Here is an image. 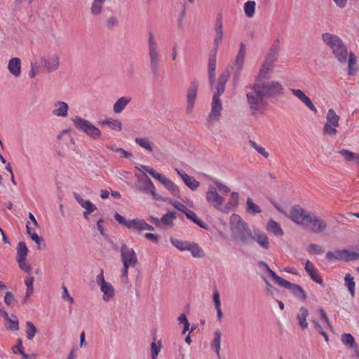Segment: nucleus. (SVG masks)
<instances>
[{
    "label": "nucleus",
    "instance_id": "nucleus-64",
    "mask_svg": "<svg viewBox=\"0 0 359 359\" xmlns=\"http://www.w3.org/2000/svg\"><path fill=\"white\" fill-rule=\"evenodd\" d=\"M213 302L215 309L221 308L220 297L219 292L217 290H215L213 293Z\"/></svg>",
    "mask_w": 359,
    "mask_h": 359
},
{
    "label": "nucleus",
    "instance_id": "nucleus-16",
    "mask_svg": "<svg viewBox=\"0 0 359 359\" xmlns=\"http://www.w3.org/2000/svg\"><path fill=\"white\" fill-rule=\"evenodd\" d=\"M310 212L299 205H295L291 208L290 218L294 223L304 226Z\"/></svg>",
    "mask_w": 359,
    "mask_h": 359
},
{
    "label": "nucleus",
    "instance_id": "nucleus-19",
    "mask_svg": "<svg viewBox=\"0 0 359 359\" xmlns=\"http://www.w3.org/2000/svg\"><path fill=\"white\" fill-rule=\"evenodd\" d=\"M252 240L257 242L258 245L264 250L269 248V240L267 235L258 229H254Z\"/></svg>",
    "mask_w": 359,
    "mask_h": 359
},
{
    "label": "nucleus",
    "instance_id": "nucleus-21",
    "mask_svg": "<svg viewBox=\"0 0 359 359\" xmlns=\"http://www.w3.org/2000/svg\"><path fill=\"white\" fill-rule=\"evenodd\" d=\"M177 174L180 176L184 184L192 191L196 190L200 185V182L196 180L192 176L187 175L183 170L175 169Z\"/></svg>",
    "mask_w": 359,
    "mask_h": 359
},
{
    "label": "nucleus",
    "instance_id": "nucleus-18",
    "mask_svg": "<svg viewBox=\"0 0 359 359\" xmlns=\"http://www.w3.org/2000/svg\"><path fill=\"white\" fill-rule=\"evenodd\" d=\"M289 90L309 109H310L313 113H317V108L315 107L310 97L307 96L302 90L299 88H290Z\"/></svg>",
    "mask_w": 359,
    "mask_h": 359
},
{
    "label": "nucleus",
    "instance_id": "nucleus-34",
    "mask_svg": "<svg viewBox=\"0 0 359 359\" xmlns=\"http://www.w3.org/2000/svg\"><path fill=\"white\" fill-rule=\"evenodd\" d=\"M38 226H34L32 223L28 222L26 224L27 233L31 237L32 240L39 245L38 249H40L39 245L41 241V238L36 233L35 230Z\"/></svg>",
    "mask_w": 359,
    "mask_h": 359
},
{
    "label": "nucleus",
    "instance_id": "nucleus-7",
    "mask_svg": "<svg viewBox=\"0 0 359 359\" xmlns=\"http://www.w3.org/2000/svg\"><path fill=\"white\" fill-rule=\"evenodd\" d=\"M148 54L151 69L152 71L156 72L158 69L159 63L161 60V55L158 50V42L156 39L154 34L152 32L149 33Z\"/></svg>",
    "mask_w": 359,
    "mask_h": 359
},
{
    "label": "nucleus",
    "instance_id": "nucleus-60",
    "mask_svg": "<svg viewBox=\"0 0 359 359\" xmlns=\"http://www.w3.org/2000/svg\"><path fill=\"white\" fill-rule=\"evenodd\" d=\"M311 322L313 324L315 329L317 331H318L324 337L325 340L326 341H328V340H329L328 335L323 330V328L321 327V325L319 324V323L315 319L312 320Z\"/></svg>",
    "mask_w": 359,
    "mask_h": 359
},
{
    "label": "nucleus",
    "instance_id": "nucleus-10",
    "mask_svg": "<svg viewBox=\"0 0 359 359\" xmlns=\"http://www.w3.org/2000/svg\"><path fill=\"white\" fill-rule=\"evenodd\" d=\"M259 85L266 97L276 98L284 94V87L279 81H270Z\"/></svg>",
    "mask_w": 359,
    "mask_h": 359
},
{
    "label": "nucleus",
    "instance_id": "nucleus-20",
    "mask_svg": "<svg viewBox=\"0 0 359 359\" xmlns=\"http://www.w3.org/2000/svg\"><path fill=\"white\" fill-rule=\"evenodd\" d=\"M215 38L214 43L217 46H219L224 38V27H223V22L222 17L221 15H218L216 18L215 22Z\"/></svg>",
    "mask_w": 359,
    "mask_h": 359
},
{
    "label": "nucleus",
    "instance_id": "nucleus-15",
    "mask_svg": "<svg viewBox=\"0 0 359 359\" xmlns=\"http://www.w3.org/2000/svg\"><path fill=\"white\" fill-rule=\"evenodd\" d=\"M60 65L58 54H52L41 58V66L48 73L54 72L59 69Z\"/></svg>",
    "mask_w": 359,
    "mask_h": 359
},
{
    "label": "nucleus",
    "instance_id": "nucleus-42",
    "mask_svg": "<svg viewBox=\"0 0 359 359\" xmlns=\"http://www.w3.org/2000/svg\"><path fill=\"white\" fill-rule=\"evenodd\" d=\"M359 259V250L352 251L348 249H343V261L352 262Z\"/></svg>",
    "mask_w": 359,
    "mask_h": 359
},
{
    "label": "nucleus",
    "instance_id": "nucleus-8",
    "mask_svg": "<svg viewBox=\"0 0 359 359\" xmlns=\"http://www.w3.org/2000/svg\"><path fill=\"white\" fill-rule=\"evenodd\" d=\"M142 168L151 175L154 179L159 181L164 187L174 196H177L180 194V191L177 185L171 181L170 179L166 177L165 175L158 173L152 168L147 165H142Z\"/></svg>",
    "mask_w": 359,
    "mask_h": 359
},
{
    "label": "nucleus",
    "instance_id": "nucleus-4",
    "mask_svg": "<svg viewBox=\"0 0 359 359\" xmlns=\"http://www.w3.org/2000/svg\"><path fill=\"white\" fill-rule=\"evenodd\" d=\"M114 218L118 224L123 225L133 233H140L144 231H154V226L143 219L136 217L132 219H126L117 212L114 215Z\"/></svg>",
    "mask_w": 359,
    "mask_h": 359
},
{
    "label": "nucleus",
    "instance_id": "nucleus-26",
    "mask_svg": "<svg viewBox=\"0 0 359 359\" xmlns=\"http://www.w3.org/2000/svg\"><path fill=\"white\" fill-rule=\"evenodd\" d=\"M131 100V97L128 96L119 97L113 105V111L115 114H121Z\"/></svg>",
    "mask_w": 359,
    "mask_h": 359
},
{
    "label": "nucleus",
    "instance_id": "nucleus-48",
    "mask_svg": "<svg viewBox=\"0 0 359 359\" xmlns=\"http://www.w3.org/2000/svg\"><path fill=\"white\" fill-rule=\"evenodd\" d=\"M25 325L26 337L28 340H32L37 332V329L31 321H27Z\"/></svg>",
    "mask_w": 359,
    "mask_h": 359
},
{
    "label": "nucleus",
    "instance_id": "nucleus-47",
    "mask_svg": "<svg viewBox=\"0 0 359 359\" xmlns=\"http://www.w3.org/2000/svg\"><path fill=\"white\" fill-rule=\"evenodd\" d=\"M285 287L287 288V289H290L292 290L293 294L295 297H299L303 300L306 299V294H305L304 290H302V288L299 285H296V284H292L290 283V286Z\"/></svg>",
    "mask_w": 359,
    "mask_h": 359
},
{
    "label": "nucleus",
    "instance_id": "nucleus-24",
    "mask_svg": "<svg viewBox=\"0 0 359 359\" xmlns=\"http://www.w3.org/2000/svg\"><path fill=\"white\" fill-rule=\"evenodd\" d=\"M246 48L243 43H241L239 45V50L237 53L236 60L233 65V69L236 72L241 71L243 68L244 60L245 57Z\"/></svg>",
    "mask_w": 359,
    "mask_h": 359
},
{
    "label": "nucleus",
    "instance_id": "nucleus-13",
    "mask_svg": "<svg viewBox=\"0 0 359 359\" xmlns=\"http://www.w3.org/2000/svg\"><path fill=\"white\" fill-rule=\"evenodd\" d=\"M326 222L317 217L316 215L310 212L309 217L306 220L304 227L314 233L323 232L327 229Z\"/></svg>",
    "mask_w": 359,
    "mask_h": 359
},
{
    "label": "nucleus",
    "instance_id": "nucleus-12",
    "mask_svg": "<svg viewBox=\"0 0 359 359\" xmlns=\"http://www.w3.org/2000/svg\"><path fill=\"white\" fill-rule=\"evenodd\" d=\"M137 188L142 192L151 194L152 197L156 201L161 199V197L156 192V188L152 181L144 172L138 180Z\"/></svg>",
    "mask_w": 359,
    "mask_h": 359
},
{
    "label": "nucleus",
    "instance_id": "nucleus-2",
    "mask_svg": "<svg viewBox=\"0 0 359 359\" xmlns=\"http://www.w3.org/2000/svg\"><path fill=\"white\" fill-rule=\"evenodd\" d=\"M251 91L247 93V102L253 116L264 114L266 102V97L259 84H255L251 88Z\"/></svg>",
    "mask_w": 359,
    "mask_h": 359
},
{
    "label": "nucleus",
    "instance_id": "nucleus-31",
    "mask_svg": "<svg viewBox=\"0 0 359 359\" xmlns=\"http://www.w3.org/2000/svg\"><path fill=\"white\" fill-rule=\"evenodd\" d=\"M74 196L79 205L85 209V211L93 212L97 209L96 206L91 201L84 200L80 194L74 193Z\"/></svg>",
    "mask_w": 359,
    "mask_h": 359
},
{
    "label": "nucleus",
    "instance_id": "nucleus-25",
    "mask_svg": "<svg viewBox=\"0 0 359 359\" xmlns=\"http://www.w3.org/2000/svg\"><path fill=\"white\" fill-rule=\"evenodd\" d=\"M305 270L313 281L319 284H322L323 283V278H321L319 271L309 260H307L306 262Z\"/></svg>",
    "mask_w": 359,
    "mask_h": 359
},
{
    "label": "nucleus",
    "instance_id": "nucleus-17",
    "mask_svg": "<svg viewBox=\"0 0 359 359\" xmlns=\"http://www.w3.org/2000/svg\"><path fill=\"white\" fill-rule=\"evenodd\" d=\"M222 110V104L217 95L214 94L212 103L211 111L208 115V121L215 122L219 121Z\"/></svg>",
    "mask_w": 359,
    "mask_h": 359
},
{
    "label": "nucleus",
    "instance_id": "nucleus-6",
    "mask_svg": "<svg viewBox=\"0 0 359 359\" xmlns=\"http://www.w3.org/2000/svg\"><path fill=\"white\" fill-rule=\"evenodd\" d=\"M72 121L79 131L85 133L90 138L97 140L101 137V130L88 120L76 116L72 118Z\"/></svg>",
    "mask_w": 359,
    "mask_h": 359
},
{
    "label": "nucleus",
    "instance_id": "nucleus-59",
    "mask_svg": "<svg viewBox=\"0 0 359 359\" xmlns=\"http://www.w3.org/2000/svg\"><path fill=\"white\" fill-rule=\"evenodd\" d=\"M20 269L25 272L29 273L31 266L27 262V259H16Z\"/></svg>",
    "mask_w": 359,
    "mask_h": 359
},
{
    "label": "nucleus",
    "instance_id": "nucleus-50",
    "mask_svg": "<svg viewBox=\"0 0 359 359\" xmlns=\"http://www.w3.org/2000/svg\"><path fill=\"white\" fill-rule=\"evenodd\" d=\"M105 0H94L91 8L90 12L93 15H100L102 13L103 4Z\"/></svg>",
    "mask_w": 359,
    "mask_h": 359
},
{
    "label": "nucleus",
    "instance_id": "nucleus-3",
    "mask_svg": "<svg viewBox=\"0 0 359 359\" xmlns=\"http://www.w3.org/2000/svg\"><path fill=\"white\" fill-rule=\"evenodd\" d=\"M230 226L235 240L243 244L249 243L252 241V233L238 215L233 214L231 216Z\"/></svg>",
    "mask_w": 359,
    "mask_h": 359
},
{
    "label": "nucleus",
    "instance_id": "nucleus-27",
    "mask_svg": "<svg viewBox=\"0 0 359 359\" xmlns=\"http://www.w3.org/2000/svg\"><path fill=\"white\" fill-rule=\"evenodd\" d=\"M341 340L344 345L353 348L357 355H359L358 345L356 344L352 334L349 333H344L341 335Z\"/></svg>",
    "mask_w": 359,
    "mask_h": 359
},
{
    "label": "nucleus",
    "instance_id": "nucleus-44",
    "mask_svg": "<svg viewBox=\"0 0 359 359\" xmlns=\"http://www.w3.org/2000/svg\"><path fill=\"white\" fill-rule=\"evenodd\" d=\"M266 271L269 273V276L276 280V283L283 287H287L290 285V282L280 278L274 271H273L269 266H267Z\"/></svg>",
    "mask_w": 359,
    "mask_h": 359
},
{
    "label": "nucleus",
    "instance_id": "nucleus-32",
    "mask_svg": "<svg viewBox=\"0 0 359 359\" xmlns=\"http://www.w3.org/2000/svg\"><path fill=\"white\" fill-rule=\"evenodd\" d=\"M221 339L222 332L219 330H216L213 332V339L210 343V346L218 357L220 356Z\"/></svg>",
    "mask_w": 359,
    "mask_h": 359
},
{
    "label": "nucleus",
    "instance_id": "nucleus-43",
    "mask_svg": "<svg viewBox=\"0 0 359 359\" xmlns=\"http://www.w3.org/2000/svg\"><path fill=\"white\" fill-rule=\"evenodd\" d=\"M325 258L330 262L343 261V249L335 251H329L326 253Z\"/></svg>",
    "mask_w": 359,
    "mask_h": 359
},
{
    "label": "nucleus",
    "instance_id": "nucleus-38",
    "mask_svg": "<svg viewBox=\"0 0 359 359\" xmlns=\"http://www.w3.org/2000/svg\"><path fill=\"white\" fill-rule=\"evenodd\" d=\"M170 241L171 244L174 247H175L177 250L182 252L187 251L189 244L191 243L190 241H183L174 237H170Z\"/></svg>",
    "mask_w": 359,
    "mask_h": 359
},
{
    "label": "nucleus",
    "instance_id": "nucleus-29",
    "mask_svg": "<svg viewBox=\"0 0 359 359\" xmlns=\"http://www.w3.org/2000/svg\"><path fill=\"white\" fill-rule=\"evenodd\" d=\"M100 290L103 293L102 299L106 302L112 299L115 295L114 288L110 283H107L104 285H101Z\"/></svg>",
    "mask_w": 359,
    "mask_h": 359
},
{
    "label": "nucleus",
    "instance_id": "nucleus-37",
    "mask_svg": "<svg viewBox=\"0 0 359 359\" xmlns=\"http://www.w3.org/2000/svg\"><path fill=\"white\" fill-rule=\"evenodd\" d=\"M344 285L352 297L355 295V283L354 278L350 273H346L344 277Z\"/></svg>",
    "mask_w": 359,
    "mask_h": 359
},
{
    "label": "nucleus",
    "instance_id": "nucleus-58",
    "mask_svg": "<svg viewBox=\"0 0 359 359\" xmlns=\"http://www.w3.org/2000/svg\"><path fill=\"white\" fill-rule=\"evenodd\" d=\"M347 60L348 62V73L352 75L355 71L354 67L356 65V59L353 53L348 52Z\"/></svg>",
    "mask_w": 359,
    "mask_h": 359
},
{
    "label": "nucleus",
    "instance_id": "nucleus-62",
    "mask_svg": "<svg viewBox=\"0 0 359 359\" xmlns=\"http://www.w3.org/2000/svg\"><path fill=\"white\" fill-rule=\"evenodd\" d=\"M62 297L64 299L68 301L70 304L74 302L73 297L69 294L66 286L62 285Z\"/></svg>",
    "mask_w": 359,
    "mask_h": 359
},
{
    "label": "nucleus",
    "instance_id": "nucleus-1",
    "mask_svg": "<svg viewBox=\"0 0 359 359\" xmlns=\"http://www.w3.org/2000/svg\"><path fill=\"white\" fill-rule=\"evenodd\" d=\"M322 40L340 63L344 64L347 62V47L338 36L328 32L324 33L322 34Z\"/></svg>",
    "mask_w": 359,
    "mask_h": 359
},
{
    "label": "nucleus",
    "instance_id": "nucleus-53",
    "mask_svg": "<svg viewBox=\"0 0 359 359\" xmlns=\"http://www.w3.org/2000/svg\"><path fill=\"white\" fill-rule=\"evenodd\" d=\"M184 214L186 215V217L189 219L193 221L195 224L198 225L200 227L206 229V226L204 225L203 222L201 219H199L198 218L197 215H196V213L194 212L193 211H191V210L187 209V211Z\"/></svg>",
    "mask_w": 359,
    "mask_h": 359
},
{
    "label": "nucleus",
    "instance_id": "nucleus-23",
    "mask_svg": "<svg viewBox=\"0 0 359 359\" xmlns=\"http://www.w3.org/2000/svg\"><path fill=\"white\" fill-rule=\"evenodd\" d=\"M22 63L19 57H15L9 60L8 70L14 77H19L21 75Z\"/></svg>",
    "mask_w": 359,
    "mask_h": 359
},
{
    "label": "nucleus",
    "instance_id": "nucleus-40",
    "mask_svg": "<svg viewBox=\"0 0 359 359\" xmlns=\"http://www.w3.org/2000/svg\"><path fill=\"white\" fill-rule=\"evenodd\" d=\"M229 76L227 74H222L219 78V80L216 84L215 88L217 90V92L214 94L217 95L218 97L221 95L223 94V93L225 90V84L228 80Z\"/></svg>",
    "mask_w": 359,
    "mask_h": 359
},
{
    "label": "nucleus",
    "instance_id": "nucleus-57",
    "mask_svg": "<svg viewBox=\"0 0 359 359\" xmlns=\"http://www.w3.org/2000/svg\"><path fill=\"white\" fill-rule=\"evenodd\" d=\"M247 210L252 214L260 213L262 212L261 208L255 204L252 198H248L247 199Z\"/></svg>",
    "mask_w": 359,
    "mask_h": 359
},
{
    "label": "nucleus",
    "instance_id": "nucleus-5",
    "mask_svg": "<svg viewBox=\"0 0 359 359\" xmlns=\"http://www.w3.org/2000/svg\"><path fill=\"white\" fill-rule=\"evenodd\" d=\"M121 259L123 263V269L121 271L122 276L128 279V269L135 267L137 262V256L132 248H129L126 244L121 246Z\"/></svg>",
    "mask_w": 359,
    "mask_h": 359
},
{
    "label": "nucleus",
    "instance_id": "nucleus-51",
    "mask_svg": "<svg viewBox=\"0 0 359 359\" xmlns=\"http://www.w3.org/2000/svg\"><path fill=\"white\" fill-rule=\"evenodd\" d=\"M135 142L142 148L147 150L150 153L153 152L154 151L151 145L150 141L147 138L136 137L135 139Z\"/></svg>",
    "mask_w": 359,
    "mask_h": 359
},
{
    "label": "nucleus",
    "instance_id": "nucleus-22",
    "mask_svg": "<svg viewBox=\"0 0 359 359\" xmlns=\"http://www.w3.org/2000/svg\"><path fill=\"white\" fill-rule=\"evenodd\" d=\"M69 105L63 101H56L53 104V109L52 111L53 115L65 118L68 115Z\"/></svg>",
    "mask_w": 359,
    "mask_h": 359
},
{
    "label": "nucleus",
    "instance_id": "nucleus-39",
    "mask_svg": "<svg viewBox=\"0 0 359 359\" xmlns=\"http://www.w3.org/2000/svg\"><path fill=\"white\" fill-rule=\"evenodd\" d=\"M273 67V65L264 62L257 75V79L261 80L268 77L272 72Z\"/></svg>",
    "mask_w": 359,
    "mask_h": 359
},
{
    "label": "nucleus",
    "instance_id": "nucleus-36",
    "mask_svg": "<svg viewBox=\"0 0 359 359\" xmlns=\"http://www.w3.org/2000/svg\"><path fill=\"white\" fill-rule=\"evenodd\" d=\"M266 230L278 236L283 235V231L280 226L274 220L270 219L266 226Z\"/></svg>",
    "mask_w": 359,
    "mask_h": 359
},
{
    "label": "nucleus",
    "instance_id": "nucleus-52",
    "mask_svg": "<svg viewBox=\"0 0 359 359\" xmlns=\"http://www.w3.org/2000/svg\"><path fill=\"white\" fill-rule=\"evenodd\" d=\"M339 153L345 158L347 161H356L359 162V156L356 154L348 151L347 149H341Z\"/></svg>",
    "mask_w": 359,
    "mask_h": 359
},
{
    "label": "nucleus",
    "instance_id": "nucleus-54",
    "mask_svg": "<svg viewBox=\"0 0 359 359\" xmlns=\"http://www.w3.org/2000/svg\"><path fill=\"white\" fill-rule=\"evenodd\" d=\"M162 348L161 341L159 340L157 342L156 341V338H154V341L151 344V352L152 359H157V356L161 351Z\"/></svg>",
    "mask_w": 359,
    "mask_h": 359
},
{
    "label": "nucleus",
    "instance_id": "nucleus-55",
    "mask_svg": "<svg viewBox=\"0 0 359 359\" xmlns=\"http://www.w3.org/2000/svg\"><path fill=\"white\" fill-rule=\"evenodd\" d=\"M278 56V50L277 48L271 49L264 62H267L268 64L273 65L277 60Z\"/></svg>",
    "mask_w": 359,
    "mask_h": 359
},
{
    "label": "nucleus",
    "instance_id": "nucleus-28",
    "mask_svg": "<svg viewBox=\"0 0 359 359\" xmlns=\"http://www.w3.org/2000/svg\"><path fill=\"white\" fill-rule=\"evenodd\" d=\"M101 126H107L112 130L121 132L123 128L122 123L118 119H114L111 118H107L104 120L100 122Z\"/></svg>",
    "mask_w": 359,
    "mask_h": 359
},
{
    "label": "nucleus",
    "instance_id": "nucleus-9",
    "mask_svg": "<svg viewBox=\"0 0 359 359\" xmlns=\"http://www.w3.org/2000/svg\"><path fill=\"white\" fill-rule=\"evenodd\" d=\"M340 117L333 109H329L326 115V122L323 128L324 135L334 136L337 135V128L339 126Z\"/></svg>",
    "mask_w": 359,
    "mask_h": 359
},
{
    "label": "nucleus",
    "instance_id": "nucleus-33",
    "mask_svg": "<svg viewBox=\"0 0 359 359\" xmlns=\"http://www.w3.org/2000/svg\"><path fill=\"white\" fill-rule=\"evenodd\" d=\"M216 69V53H211L208 60V74L210 85H212Z\"/></svg>",
    "mask_w": 359,
    "mask_h": 359
},
{
    "label": "nucleus",
    "instance_id": "nucleus-56",
    "mask_svg": "<svg viewBox=\"0 0 359 359\" xmlns=\"http://www.w3.org/2000/svg\"><path fill=\"white\" fill-rule=\"evenodd\" d=\"M250 145L257 151L259 154L262 155L265 158H268L269 157V154L267 152L264 147L261 145H259L253 140L249 141Z\"/></svg>",
    "mask_w": 359,
    "mask_h": 359
},
{
    "label": "nucleus",
    "instance_id": "nucleus-41",
    "mask_svg": "<svg viewBox=\"0 0 359 359\" xmlns=\"http://www.w3.org/2000/svg\"><path fill=\"white\" fill-rule=\"evenodd\" d=\"M256 2L255 1L249 0L246 1L243 5V11L245 15L248 18H252L255 13Z\"/></svg>",
    "mask_w": 359,
    "mask_h": 359
},
{
    "label": "nucleus",
    "instance_id": "nucleus-14",
    "mask_svg": "<svg viewBox=\"0 0 359 359\" xmlns=\"http://www.w3.org/2000/svg\"><path fill=\"white\" fill-rule=\"evenodd\" d=\"M199 88V82L194 80L191 82L187 93V112L189 114H192L196 103L198 90Z\"/></svg>",
    "mask_w": 359,
    "mask_h": 359
},
{
    "label": "nucleus",
    "instance_id": "nucleus-46",
    "mask_svg": "<svg viewBox=\"0 0 359 359\" xmlns=\"http://www.w3.org/2000/svg\"><path fill=\"white\" fill-rule=\"evenodd\" d=\"M238 199H239L238 194L237 192L233 191L230 195V198L229 199L228 203L225 205H224V208H228V212L231 210L235 208L238 205Z\"/></svg>",
    "mask_w": 359,
    "mask_h": 359
},
{
    "label": "nucleus",
    "instance_id": "nucleus-49",
    "mask_svg": "<svg viewBox=\"0 0 359 359\" xmlns=\"http://www.w3.org/2000/svg\"><path fill=\"white\" fill-rule=\"evenodd\" d=\"M28 249L25 242H20L17 247L16 259H27Z\"/></svg>",
    "mask_w": 359,
    "mask_h": 359
},
{
    "label": "nucleus",
    "instance_id": "nucleus-11",
    "mask_svg": "<svg viewBox=\"0 0 359 359\" xmlns=\"http://www.w3.org/2000/svg\"><path fill=\"white\" fill-rule=\"evenodd\" d=\"M205 198L208 203L222 212L228 213V208H224V198L216 191L215 187L210 186L206 193Z\"/></svg>",
    "mask_w": 359,
    "mask_h": 359
},
{
    "label": "nucleus",
    "instance_id": "nucleus-45",
    "mask_svg": "<svg viewBox=\"0 0 359 359\" xmlns=\"http://www.w3.org/2000/svg\"><path fill=\"white\" fill-rule=\"evenodd\" d=\"M176 219L175 212H168L164 215L161 219V224L164 226L172 227L173 226V221Z\"/></svg>",
    "mask_w": 359,
    "mask_h": 359
},
{
    "label": "nucleus",
    "instance_id": "nucleus-63",
    "mask_svg": "<svg viewBox=\"0 0 359 359\" xmlns=\"http://www.w3.org/2000/svg\"><path fill=\"white\" fill-rule=\"evenodd\" d=\"M18 344L12 348L13 353H22V351H24V348L22 346V341L21 339H18L17 340Z\"/></svg>",
    "mask_w": 359,
    "mask_h": 359
},
{
    "label": "nucleus",
    "instance_id": "nucleus-61",
    "mask_svg": "<svg viewBox=\"0 0 359 359\" xmlns=\"http://www.w3.org/2000/svg\"><path fill=\"white\" fill-rule=\"evenodd\" d=\"M8 322L11 323V325L9 327L10 330L15 331L19 330L18 320L15 316L12 315L11 318H10V320H8Z\"/></svg>",
    "mask_w": 359,
    "mask_h": 359
},
{
    "label": "nucleus",
    "instance_id": "nucleus-30",
    "mask_svg": "<svg viewBox=\"0 0 359 359\" xmlns=\"http://www.w3.org/2000/svg\"><path fill=\"white\" fill-rule=\"evenodd\" d=\"M309 316V311L306 308L302 306L297 314V320L302 329H306L309 323L306 318Z\"/></svg>",
    "mask_w": 359,
    "mask_h": 359
},
{
    "label": "nucleus",
    "instance_id": "nucleus-35",
    "mask_svg": "<svg viewBox=\"0 0 359 359\" xmlns=\"http://www.w3.org/2000/svg\"><path fill=\"white\" fill-rule=\"evenodd\" d=\"M187 251L190 252L194 258H203L205 257V252L202 248L198 243L194 242L190 243Z\"/></svg>",
    "mask_w": 359,
    "mask_h": 359
}]
</instances>
